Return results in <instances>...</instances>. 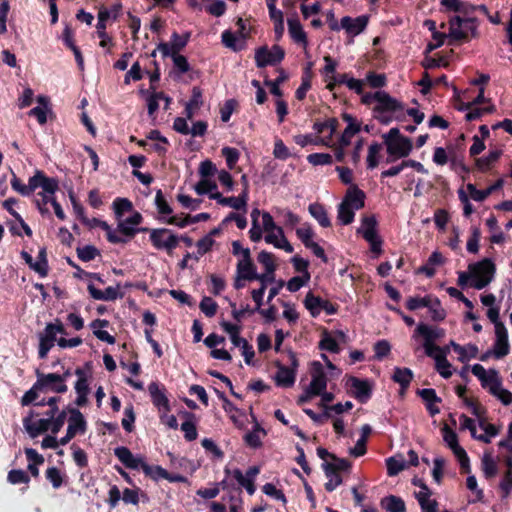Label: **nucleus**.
I'll list each match as a JSON object with an SVG mask.
<instances>
[{
	"instance_id": "nucleus-64",
	"label": "nucleus",
	"mask_w": 512,
	"mask_h": 512,
	"mask_svg": "<svg viewBox=\"0 0 512 512\" xmlns=\"http://www.w3.org/2000/svg\"><path fill=\"white\" fill-rule=\"evenodd\" d=\"M296 234L306 247L314 242L313 241L314 233L308 224H304L301 227L297 228Z\"/></svg>"
},
{
	"instance_id": "nucleus-4",
	"label": "nucleus",
	"mask_w": 512,
	"mask_h": 512,
	"mask_svg": "<svg viewBox=\"0 0 512 512\" xmlns=\"http://www.w3.org/2000/svg\"><path fill=\"white\" fill-rule=\"evenodd\" d=\"M34 180L35 190L41 189L36 194L35 204L41 214L49 213L47 204L55 200L54 194L58 189V181L55 178L47 177L39 170L35 172Z\"/></svg>"
},
{
	"instance_id": "nucleus-29",
	"label": "nucleus",
	"mask_w": 512,
	"mask_h": 512,
	"mask_svg": "<svg viewBox=\"0 0 512 512\" xmlns=\"http://www.w3.org/2000/svg\"><path fill=\"white\" fill-rule=\"evenodd\" d=\"M343 119L347 122V127L342 133L339 144L342 147H347L351 143V139L360 131V124L348 114L343 115Z\"/></svg>"
},
{
	"instance_id": "nucleus-49",
	"label": "nucleus",
	"mask_w": 512,
	"mask_h": 512,
	"mask_svg": "<svg viewBox=\"0 0 512 512\" xmlns=\"http://www.w3.org/2000/svg\"><path fill=\"white\" fill-rule=\"evenodd\" d=\"M392 378L396 383L400 384L403 388H406L409 386L413 378V373L409 368L396 367Z\"/></svg>"
},
{
	"instance_id": "nucleus-33",
	"label": "nucleus",
	"mask_w": 512,
	"mask_h": 512,
	"mask_svg": "<svg viewBox=\"0 0 512 512\" xmlns=\"http://www.w3.org/2000/svg\"><path fill=\"white\" fill-rule=\"evenodd\" d=\"M109 322L105 319H96L91 322L90 328L93 331V334L101 341L107 342L109 344L115 343V338L109 334L108 331L104 330V328L108 327Z\"/></svg>"
},
{
	"instance_id": "nucleus-2",
	"label": "nucleus",
	"mask_w": 512,
	"mask_h": 512,
	"mask_svg": "<svg viewBox=\"0 0 512 512\" xmlns=\"http://www.w3.org/2000/svg\"><path fill=\"white\" fill-rule=\"evenodd\" d=\"M386 146L388 157L387 163H392L400 158L407 157L413 148L412 141L403 136L398 128H391L388 133L382 136Z\"/></svg>"
},
{
	"instance_id": "nucleus-60",
	"label": "nucleus",
	"mask_w": 512,
	"mask_h": 512,
	"mask_svg": "<svg viewBox=\"0 0 512 512\" xmlns=\"http://www.w3.org/2000/svg\"><path fill=\"white\" fill-rule=\"evenodd\" d=\"M229 169H233L239 160L240 153L236 148L224 147L221 150Z\"/></svg>"
},
{
	"instance_id": "nucleus-13",
	"label": "nucleus",
	"mask_w": 512,
	"mask_h": 512,
	"mask_svg": "<svg viewBox=\"0 0 512 512\" xmlns=\"http://www.w3.org/2000/svg\"><path fill=\"white\" fill-rule=\"evenodd\" d=\"M284 58V51L280 46L274 45L270 50L262 47L256 51L255 60L258 67L274 65Z\"/></svg>"
},
{
	"instance_id": "nucleus-50",
	"label": "nucleus",
	"mask_w": 512,
	"mask_h": 512,
	"mask_svg": "<svg viewBox=\"0 0 512 512\" xmlns=\"http://www.w3.org/2000/svg\"><path fill=\"white\" fill-rule=\"evenodd\" d=\"M478 347L474 344H467L465 346L456 347V353L459 355L460 362L465 363L478 355Z\"/></svg>"
},
{
	"instance_id": "nucleus-57",
	"label": "nucleus",
	"mask_w": 512,
	"mask_h": 512,
	"mask_svg": "<svg viewBox=\"0 0 512 512\" xmlns=\"http://www.w3.org/2000/svg\"><path fill=\"white\" fill-rule=\"evenodd\" d=\"M33 270L40 274L42 277L47 275L48 263L46 258V250L44 248L39 250L37 260L33 265Z\"/></svg>"
},
{
	"instance_id": "nucleus-62",
	"label": "nucleus",
	"mask_w": 512,
	"mask_h": 512,
	"mask_svg": "<svg viewBox=\"0 0 512 512\" xmlns=\"http://www.w3.org/2000/svg\"><path fill=\"white\" fill-rule=\"evenodd\" d=\"M7 480L11 484H27L30 481L28 474L21 469H13L8 473Z\"/></svg>"
},
{
	"instance_id": "nucleus-35",
	"label": "nucleus",
	"mask_w": 512,
	"mask_h": 512,
	"mask_svg": "<svg viewBox=\"0 0 512 512\" xmlns=\"http://www.w3.org/2000/svg\"><path fill=\"white\" fill-rule=\"evenodd\" d=\"M37 102L40 106L32 108L28 114L37 119L40 125H44L47 122V112L49 110V99L46 96L40 95L37 97Z\"/></svg>"
},
{
	"instance_id": "nucleus-24",
	"label": "nucleus",
	"mask_w": 512,
	"mask_h": 512,
	"mask_svg": "<svg viewBox=\"0 0 512 512\" xmlns=\"http://www.w3.org/2000/svg\"><path fill=\"white\" fill-rule=\"evenodd\" d=\"M352 395L361 403H365L371 396V386L368 381L351 377L348 380Z\"/></svg>"
},
{
	"instance_id": "nucleus-59",
	"label": "nucleus",
	"mask_w": 512,
	"mask_h": 512,
	"mask_svg": "<svg viewBox=\"0 0 512 512\" xmlns=\"http://www.w3.org/2000/svg\"><path fill=\"white\" fill-rule=\"evenodd\" d=\"M381 150H382V145L377 142L372 143L369 146L368 155H367L368 168L374 169L378 165V163H379L378 156H379V153Z\"/></svg>"
},
{
	"instance_id": "nucleus-58",
	"label": "nucleus",
	"mask_w": 512,
	"mask_h": 512,
	"mask_svg": "<svg viewBox=\"0 0 512 512\" xmlns=\"http://www.w3.org/2000/svg\"><path fill=\"white\" fill-rule=\"evenodd\" d=\"M319 347L322 350H327L333 353L339 352V345L337 340L328 332H324L322 335V339L319 343Z\"/></svg>"
},
{
	"instance_id": "nucleus-36",
	"label": "nucleus",
	"mask_w": 512,
	"mask_h": 512,
	"mask_svg": "<svg viewBox=\"0 0 512 512\" xmlns=\"http://www.w3.org/2000/svg\"><path fill=\"white\" fill-rule=\"evenodd\" d=\"M478 425L484 431V433L477 434L475 439L484 443H490L492 438L497 436L500 432V429L497 426L488 423L485 419H480Z\"/></svg>"
},
{
	"instance_id": "nucleus-52",
	"label": "nucleus",
	"mask_w": 512,
	"mask_h": 512,
	"mask_svg": "<svg viewBox=\"0 0 512 512\" xmlns=\"http://www.w3.org/2000/svg\"><path fill=\"white\" fill-rule=\"evenodd\" d=\"M113 209L117 219L124 216L125 213L132 210V203L127 198H116L113 201Z\"/></svg>"
},
{
	"instance_id": "nucleus-26",
	"label": "nucleus",
	"mask_w": 512,
	"mask_h": 512,
	"mask_svg": "<svg viewBox=\"0 0 512 512\" xmlns=\"http://www.w3.org/2000/svg\"><path fill=\"white\" fill-rule=\"evenodd\" d=\"M70 416L68 419L67 431L74 437L76 434H83L86 431V421L83 414L76 408L69 410Z\"/></svg>"
},
{
	"instance_id": "nucleus-41",
	"label": "nucleus",
	"mask_w": 512,
	"mask_h": 512,
	"mask_svg": "<svg viewBox=\"0 0 512 512\" xmlns=\"http://www.w3.org/2000/svg\"><path fill=\"white\" fill-rule=\"evenodd\" d=\"M387 473L389 476H395L407 468V462L402 455L390 457L386 460Z\"/></svg>"
},
{
	"instance_id": "nucleus-51",
	"label": "nucleus",
	"mask_w": 512,
	"mask_h": 512,
	"mask_svg": "<svg viewBox=\"0 0 512 512\" xmlns=\"http://www.w3.org/2000/svg\"><path fill=\"white\" fill-rule=\"evenodd\" d=\"M501 155L500 150H493L488 153L487 156L478 158L476 160V166L481 171H486L499 159Z\"/></svg>"
},
{
	"instance_id": "nucleus-45",
	"label": "nucleus",
	"mask_w": 512,
	"mask_h": 512,
	"mask_svg": "<svg viewBox=\"0 0 512 512\" xmlns=\"http://www.w3.org/2000/svg\"><path fill=\"white\" fill-rule=\"evenodd\" d=\"M322 303L323 299L312 293H308L304 299V305L313 317L321 313Z\"/></svg>"
},
{
	"instance_id": "nucleus-37",
	"label": "nucleus",
	"mask_w": 512,
	"mask_h": 512,
	"mask_svg": "<svg viewBox=\"0 0 512 512\" xmlns=\"http://www.w3.org/2000/svg\"><path fill=\"white\" fill-rule=\"evenodd\" d=\"M311 216L317 220L322 227H329L331 225L327 211L323 205L318 203L310 204L308 207Z\"/></svg>"
},
{
	"instance_id": "nucleus-9",
	"label": "nucleus",
	"mask_w": 512,
	"mask_h": 512,
	"mask_svg": "<svg viewBox=\"0 0 512 512\" xmlns=\"http://www.w3.org/2000/svg\"><path fill=\"white\" fill-rule=\"evenodd\" d=\"M149 239L158 250H165L169 255L179 244V236L166 228L152 229Z\"/></svg>"
},
{
	"instance_id": "nucleus-11",
	"label": "nucleus",
	"mask_w": 512,
	"mask_h": 512,
	"mask_svg": "<svg viewBox=\"0 0 512 512\" xmlns=\"http://www.w3.org/2000/svg\"><path fill=\"white\" fill-rule=\"evenodd\" d=\"M442 433H443L444 442L453 451L454 455L459 460L461 466L463 468L468 467L469 458H468L465 450L459 445L458 437H457L456 433L451 428H449L447 425H445L442 428Z\"/></svg>"
},
{
	"instance_id": "nucleus-20",
	"label": "nucleus",
	"mask_w": 512,
	"mask_h": 512,
	"mask_svg": "<svg viewBox=\"0 0 512 512\" xmlns=\"http://www.w3.org/2000/svg\"><path fill=\"white\" fill-rule=\"evenodd\" d=\"M265 233L266 236L264 239L266 243L271 244L278 249H283L287 253L293 252V247L286 239L283 229L281 227L278 226Z\"/></svg>"
},
{
	"instance_id": "nucleus-42",
	"label": "nucleus",
	"mask_w": 512,
	"mask_h": 512,
	"mask_svg": "<svg viewBox=\"0 0 512 512\" xmlns=\"http://www.w3.org/2000/svg\"><path fill=\"white\" fill-rule=\"evenodd\" d=\"M248 201V192L246 190L238 197H224L221 199L222 206H229L235 210L246 209Z\"/></svg>"
},
{
	"instance_id": "nucleus-6",
	"label": "nucleus",
	"mask_w": 512,
	"mask_h": 512,
	"mask_svg": "<svg viewBox=\"0 0 512 512\" xmlns=\"http://www.w3.org/2000/svg\"><path fill=\"white\" fill-rule=\"evenodd\" d=\"M66 419V412L61 411L58 413L55 419L51 418H40L36 420L25 419L24 427L31 437H36L41 433L51 431L56 434L63 427Z\"/></svg>"
},
{
	"instance_id": "nucleus-25",
	"label": "nucleus",
	"mask_w": 512,
	"mask_h": 512,
	"mask_svg": "<svg viewBox=\"0 0 512 512\" xmlns=\"http://www.w3.org/2000/svg\"><path fill=\"white\" fill-rule=\"evenodd\" d=\"M448 353V347L441 349L437 352H433V355H428L429 357L435 360V367L439 374L444 378H449L452 376V366L446 359Z\"/></svg>"
},
{
	"instance_id": "nucleus-48",
	"label": "nucleus",
	"mask_w": 512,
	"mask_h": 512,
	"mask_svg": "<svg viewBox=\"0 0 512 512\" xmlns=\"http://www.w3.org/2000/svg\"><path fill=\"white\" fill-rule=\"evenodd\" d=\"M34 182V176H32L29 178L28 184L24 185L15 175H13V178L11 180V186L15 191H17L21 195L29 196L32 192L35 191Z\"/></svg>"
},
{
	"instance_id": "nucleus-47",
	"label": "nucleus",
	"mask_w": 512,
	"mask_h": 512,
	"mask_svg": "<svg viewBox=\"0 0 512 512\" xmlns=\"http://www.w3.org/2000/svg\"><path fill=\"white\" fill-rule=\"evenodd\" d=\"M426 308H428L431 319L434 321H442L446 316L445 310L436 297L431 296Z\"/></svg>"
},
{
	"instance_id": "nucleus-10",
	"label": "nucleus",
	"mask_w": 512,
	"mask_h": 512,
	"mask_svg": "<svg viewBox=\"0 0 512 512\" xmlns=\"http://www.w3.org/2000/svg\"><path fill=\"white\" fill-rule=\"evenodd\" d=\"M115 456L119 461L129 469H142L147 475H152V468L144 458L139 455H133L132 452L124 446L114 449Z\"/></svg>"
},
{
	"instance_id": "nucleus-12",
	"label": "nucleus",
	"mask_w": 512,
	"mask_h": 512,
	"mask_svg": "<svg viewBox=\"0 0 512 512\" xmlns=\"http://www.w3.org/2000/svg\"><path fill=\"white\" fill-rule=\"evenodd\" d=\"M372 97L376 103V106H375L376 113H382V112L396 113L399 111H403V109H404L403 105L400 102H398L395 98H392L385 91H377V92L373 93Z\"/></svg>"
},
{
	"instance_id": "nucleus-53",
	"label": "nucleus",
	"mask_w": 512,
	"mask_h": 512,
	"mask_svg": "<svg viewBox=\"0 0 512 512\" xmlns=\"http://www.w3.org/2000/svg\"><path fill=\"white\" fill-rule=\"evenodd\" d=\"M265 435V431L258 425L244 437L247 445L253 448H257L261 445V437Z\"/></svg>"
},
{
	"instance_id": "nucleus-56",
	"label": "nucleus",
	"mask_w": 512,
	"mask_h": 512,
	"mask_svg": "<svg viewBox=\"0 0 512 512\" xmlns=\"http://www.w3.org/2000/svg\"><path fill=\"white\" fill-rule=\"evenodd\" d=\"M326 477L328 478V482L325 484V488L327 491L331 492L335 490L342 483L341 476L332 471L331 468L323 467Z\"/></svg>"
},
{
	"instance_id": "nucleus-38",
	"label": "nucleus",
	"mask_w": 512,
	"mask_h": 512,
	"mask_svg": "<svg viewBox=\"0 0 512 512\" xmlns=\"http://www.w3.org/2000/svg\"><path fill=\"white\" fill-rule=\"evenodd\" d=\"M324 61H325V67L323 69V74L327 81V88L329 90H333L334 86L336 84V81H337L334 76L336 67H337V63L330 56H325Z\"/></svg>"
},
{
	"instance_id": "nucleus-55",
	"label": "nucleus",
	"mask_w": 512,
	"mask_h": 512,
	"mask_svg": "<svg viewBox=\"0 0 512 512\" xmlns=\"http://www.w3.org/2000/svg\"><path fill=\"white\" fill-rule=\"evenodd\" d=\"M258 262L265 268L266 272L274 273L276 270V264L273 254L261 251L257 256Z\"/></svg>"
},
{
	"instance_id": "nucleus-30",
	"label": "nucleus",
	"mask_w": 512,
	"mask_h": 512,
	"mask_svg": "<svg viewBox=\"0 0 512 512\" xmlns=\"http://www.w3.org/2000/svg\"><path fill=\"white\" fill-rule=\"evenodd\" d=\"M256 272V266L252 262L251 255L244 259H238L236 273H238L240 278L252 281L256 277Z\"/></svg>"
},
{
	"instance_id": "nucleus-31",
	"label": "nucleus",
	"mask_w": 512,
	"mask_h": 512,
	"mask_svg": "<svg viewBox=\"0 0 512 512\" xmlns=\"http://www.w3.org/2000/svg\"><path fill=\"white\" fill-rule=\"evenodd\" d=\"M377 220L374 215L364 216L361 221V226L358 229L365 240H371V238L379 236L377 231Z\"/></svg>"
},
{
	"instance_id": "nucleus-46",
	"label": "nucleus",
	"mask_w": 512,
	"mask_h": 512,
	"mask_svg": "<svg viewBox=\"0 0 512 512\" xmlns=\"http://www.w3.org/2000/svg\"><path fill=\"white\" fill-rule=\"evenodd\" d=\"M482 470L486 478H492L497 474V463L491 452H485L482 457Z\"/></svg>"
},
{
	"instance_id": "nucleus-21",
	"label": "nucleus",
	"mask_w": 512,
	"mask_h": 512,
	"mask_svg": "<svg viewBox=\"0 0 512 512\" xmlns=\"http://www.w3.org/2000/svg\"><path fill=\"white\" fill-rule=\"evenodd\" d=\"M327 386V377L320 363L314 364L312 372V379L309 386L306 388L310 394L315 396L321 394Z\"/></svg>"
},
{
	"instance_id": "nucleus-44",
	"label": "nucleus",
	"mask_w": 512,
	"mask_h": 512,
	"mask_svg": "<svg viewBox=\"0 0 512 512\" xmlns=\"http://www.w3.org/2000/svg\"><path fill=\"white\" fill-rule=\"evenodd\" d=\"M381 504L388 512H405L406 507L404 501L396 496H388L382 499Z\"/></svg>"
},
{
	"instance_id": "nucleus-43",
	"label": "nucleus",
	"mask_w": 512,
	"mask_h": 512,
	"mask_svg": "<svg viewBox=\"0 0 512 512\" xmlns=\"http://www.w3.org/2000/svg\"><path fill=\"white\" fill-rule=\"evenodd\" d=\"M222 42L224 45L234 51H239L243 48L244 39L241 36L226 30L222 33Z\"/></svg>"
},
{
	"instance_id": "nucleus-5",
	"label": "nucleus",
	"mask_w": 512,
	"mask_h": 512,
	"mask_svg": "<svg viewBox=\"0 0 512 512\" xmlns=\"http://www.w3.org/2000/svg\"><path fill=\"white\" fill-rule=\"evenodd\" d=\"M449 32L447 38L454 41H466L469 37L477 36V22L475 18L453 16L449 19Z\"/></svg>"
},
{
	"instance_id": "nucleus-54",
	"label": "nucleus",
	"mask_w": 512,
	"mask_h": 512,
	"mask_svg": "<svg viewBox=\"0 0 512 512\" xmlns=\"http://www.w3.org/2000/svg\"><path fill=\"white\" fill-rule=\"evenodd\" d=\"M121 5L119 3L114 4L110 9L101 8L98 13V23L106 24L108 19H116L119 15Z\"/></svg>"
},
{
	"instance_id": "nucleus-34",
	"label": "nucleus",
	"mask_w": 512,
	"mask_h": 512,
	"mask_svg": "<svg viewBox=\"0 0 512 512\" xmlns=\"http://www.w3.org/2000/svg\"><path fill=\"white\" fill-rule=\"evenodd\" d=\"M295 369L288 368L285 366H278V370L274 379L276 384L280 387H291L295 382Z\"/></svg>"
},
{
	"instance_id": "nucleus-32",
	"label": "nucleus",
	"mask_w": 512,
	"mask_h": 512,
	"mask_svg": "<svg viewBox=\"0 0 512 512\" xmlns=\"http://www.w3.org/2000/svg\"><path fill=\"white\" fill-rule=\"evenodd\" d=\"M288 31L291 38L299 44H302L306 49L307 47V36L303 27L297 18L288 19Z\"/></svg>"
},
{
	"instance_id": "nucleus-3",
	"label": "nucleus",
	"mask_w": 512,
	"mask_h": 512,
	"mask_svg": "<svg viewBox=\"0 0 512 512\" xmlns=\"http://www.w3.org/2000/svg\"><path fill=\"white\" fill-rule=\"evenodd\" d=\"M365 194L357 186L351 185L338 206L337 218L342 225L353 222L355 212L364 207Z\"/></svg>"
},
{
	"instance_id": "nucleus-22",
	"label": "nucleus",
	"mask_w": 512,
	"mask_h": 512,
	"mask_svg": "<svg viewBox=\"0 0 512 512\" xmlns=\"http://www.w3.org/2000/svg\"><path fill=\"white\" fill-rule=\"evenodd\" d=\"M87 289L90 296L95 300L114 301L122 297L119 284H117L116 286L107 287L105 290H100L96 288L94 284L89 283Z\"/></svg>"
},
{
	"instance_id": "nucleus-23",
	"label": "nucleus",
	"mask_w": 512,
	"mask_h": 512,
	"mask_svg": "<svg viewBox=\"0 0 512 512\" xmlns=\"http://www.w3.org/2000/svg\"><path fill=\"white\" fill-rule=\"evenodd\" d=\"M148 391L151 396L152 403L157 407L158 412L171 410L164 388H161L156 382H152L148 386Z\"/></svg>"
},
{
	"instance_id": "nucleus-28",
	"label": "nucleus",
	"mask_w": 512,
	"mask_h": 512,
	"mask_svg": "<svg viewBox=\"0 0 512 512\" xmlns=\"http://www.w3.org/2000/svg\"><path fill=\"white\" fill-rule=\"evenodd\" d=\"M118 220V230L126 235V236H133L136 233V227L141 223L142 216L138 212H134L130 217L123 219H117Z\"/></svg>"
},
{
	"instance_id": "nucleus-14",
	"label": "nucleus",
	"mask_w": 512,
	"mask_h": 512,
	"mask_svg": "<svg viewBox=\"0 0 512 512\" xmlns=\"http://www.w3.org/2000/svg\"><path fill=\"white\" fill-rule=\"evenodd\" d=\"M75 375L77 376V381L74 386L77 394L75 404L79 407H82L86 405L88 402L87 396L90 391L88 375L84 370L80 368L76 369Z\"/></svg>"
},
{
	"instance_id": "nucleus-16",
	"label": "nucleus",
	"mask_w": 512,
	"mask_h": 512,
	"mask_svg": "<svg viewBox=\"0 0 512 512\" xmlns=\"http://www.w3.org/2000/svg\"><path fill=\"white\" fill-rule=\"evenodd\" d=\"M188 38V34L179 35L175 32L171 36V41L168 43H160L157 47V50L162 54L163 57H168L170 54L179 53V51L186 46Z\"/></svg>"
},
{
	"instance_id": "nucleus-61",
	"label": "nucleus",
	"mask_w": 512,
	"mask_h": 512,
	"mask_svg": "<svg viewBox=\"0 0 512 512\" xmlns=\"http://www.w3.org/2000/svg\"><path fill=\"white\" fill-rule=\"evenodd\" d=\"M46 478L52 484L53 488L58 489L63 483V475L56 467H50L46 470Z\"/></svg>"
},
{
	"instance_id": "nucleus-15",
	"label": "nucleus",
	"mask_w": 512,
	"mask_h": 512,
	"mask_svg": "<svg viewBox=\"0 0 512 512\" xmlns=\"http://www.w3.org/2000/svg\"><path fill=\"white\" fill-rule=\"evenodd\" d=\"M495 337L496 339L493 345V354L496 358L500 359L506 356L510 351L508 332L504 324H497Z\"/></svg>"
},
{
	"instance_id": "nucleus-27",
	"label": "nucleus",
	"mask_w": 512,
	"mask_h": 512,
	"mask_svg": "<svg viewBox=\"0 0 512 512\" xmlns=\"http://www.w3.org/2000/svg\"><path fill=\"white\" fill-rule=\"evenodd\" d=\"M431 491L424 484L421 483V490L415 492V497L419 502L422 512H437V502L430 498Z\"/></svg>"
},
{
	"instance_id": "nucleus-63",
	"label": "nucleus",
	"mask_w": 512,
	"mask_h": 512,
	"mask_svg": "<svg viewBox=\"0 0 512 512\" xmlns=\"http://www.w3.org/2000/svg\"><path fill=\"white\" fill-rule=\"evenodd\" d=\"M291 152L284 142L277 138L274 142L273 156L280 160H286L291 156Z\"/></svg>"
},
{
	"instance_id": "nucleus-8",
	"label": "nucleus",
	"mask_w": 512,
	"mask_h": 512,
	"mask_svg": "<svg viewBox=\"0 0 512 512\" xmlns=\"http://www.w3.org/2000/svg\"><path fill=\"white\" fill-rule=\"evenodd\" d=\"M469 270L472 273L470 287L480 290L492 281L495 273V266L491 260L483 259L480 262L470 264Z\"/></svg>"
},
{
	"instance_id": "nucleus-18",
	"label": "nucleus",
	"mask_w": 512,
	"mask_h": 512,
	"mask_svg": "<svg viewBox=\"0 0 512 512\" xmlns=\"http://www.w3.org/2000/svg\"><path fill=\"white\" fill-rule=\"evenodd\" d=\"M368 16L361 15L356 18H351L349 16H344L341 19V28L344 29L347 34L354 37L362 33L367 24H368Z\"/></svg>"
},
{
	"instance_id": "nucleus-19",
	"label": "nucleus",
	"mask_w": 512,
	"mask_h": 512,
	"mask_svg": "<svg viewBox=\"0 0 512 512\" xmlns=\"http://www.w3.org/2000/svg\"><path fill=\"white\" fill-rule=\"evenodd\" d=\"M71 376V372L66 370L62 375H58L55 373L49 374H39V384H52V382H57V385L51 388V391L56 393H65L68 390L66 385V380Z\"/></svg>"
},
{
	"instance_id": "nucleus-1",
	"label": "nucleus",
	"mask_w": 512,
	"mask_h": 512,
	"mask_svg": "<svg viewBox=\"0 0 512 512\" xmlns=\"http://www.w3.org/2000/svg\"><path fill=\"white\" fill-rule=\"evenodd\" d=\"M471 371L480 380L482 386L504 405L512 403V393L502 387L501 378L495 369L486 370L482 365L474 364Z\"/></svg>"
},
{
	"instance_id": "nucleus-39",
	"label": "nucleus",
	"mask_w": 512,
	"mask_h": 512,
	"mask_svg": "<svg viewBox=\"0 0 512 512\" xmlns=\"http://www.w3.org/2000/svg\"><path fill=\"white\" fill-rule=\"evenodd\" d=\"M64 333L65 330L63 324L60 321H56L55 323H48L39 337L54 343L58 340L57 335Z\"/></svg>"
},
{
	"instance_id": "nucleus-7",
	"label": "nucleus",
	"mask_w": 512,
	"mask_h": 512,
	"mask_svg": "<svg viewBox=\"0 0 512 512\" xmlns=\"http://www.w3.org/2000/svg\"><path fill=\"white\" fill-rule=\"evenodd\" d=\"M445 336V331L442 328L436 326H429L424 323L417 325L412 339L418 340L419 337L423 338L422 347L425 350L426 355H433V352H437L442 348L435 344L437 339H441Z\"/></svg>"
},
{
	"instance_id": "nucleus-17",
	"label": "nucleus",
	"mask_w": 512,
	"mask_h": 512,
	"mask_svg": "<svg viewBox=\"0 0 512 512\" xmlns=\"http://www.w3.org/2000/svg\"><path fill=\"white\" fill-rule=\"evenodd\" d=\"M151 92L149 90H142L141 94L146 96V103L148 108V114L150 117H153L155 112L159 109L160 101L164 100L165 105L164 109L167 110L169 108L171 99L166 96L163 92H157L153 87H151Z\"/></svg>"
},
{
	"instance_id": "nucleus-40",
	"label": "nucleus",
	"mask_w": 512,
	"mask_h": 512,
	"mask_svg": "<svg viewBox=\"0 0 512 512\" xmlns=\"http://www.w3.org/2000/svg\"><path fill=\"white\" fill-rule=\"evenodd\" d=\"M425 26L432 32L433 40H437V43H429L427 45V52H431L444 44L447 35L436 30V23L433 20H426Z\"/></svg>"
}]
</instances>
